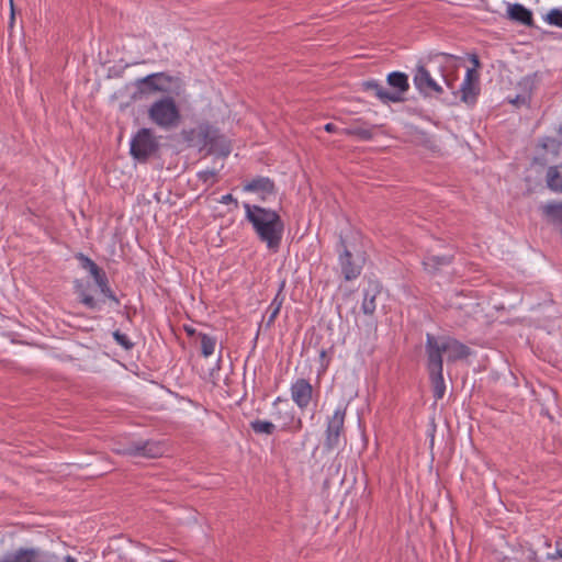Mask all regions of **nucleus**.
Returning a JSON list of instances; mask_svg holds the SVG:
<instances>
[{
  "label": "nucleus",
  "instance_id": "obj_1",
  "mask_svg": "<svg viewBox=\"0 0 562 562\" xmlns=\"http://www.w3.org/2000/svg\"><path fill=\"white\" fill-rule=\"evenodd\" d=\"M245 217L251 224L258 239L267 248L277 252L281 246L284 234V223L274 210L256 204L244 203Z\"/></svg>",
  "mask_w": 562,
  "mask_h": 562
},
{
  "label": "nucleus",
  "instance_id": "obj_2",
  "mask_svg": "<svg viewBox=\"0 0 562 562\" xmlns=\"http://www.w3.org/2000/svg\"><path fill=\"white\" fill-rule=\"evenodd\" d=\"M470 353L469 348L458 340L448 336L426 335V355L427 359L442 366V357H447L448 362H454L467 358Z\"/></svg>",
  "mask_w": 562,
  "mask_h": 562
},
{
  "label": "nucleus",
  "instance_id": "obj_3",
  "mask_svg": "<svg viewBox=\"0 0 562 562\" xmlns=\"http://www.w3.org/2000/svg\"><path fill=\"white\" fill-rule=\"evenodd\" d=\"M149 120L164 130L176 127L180 122V110L170 95L154 101L148 108Z\"/></svg>",
  "mask_w": 562,
  "mask_h": 562
},
{
  "label": "nucleus",
  "instance_id": "obj_4",
  "mask_svg": "<svg viewBox=\"0 0 562 562\" xmlns=\"http://www.w3.org/2000/svg\"><path fill=\"white\" fill-rule=\"evenodd\" d=\"M345 416L346 407L339 404L333 415L327 418L325 431V448L327 450H335L341 447L345 436Z\"/></svg>",
  "mask_w": 562,
  "mask_h": 562
},
{
  "label": "nucleus",
  "instance_id": "obj_5",
  "mask_svg": "<svg viewBox=\"0 0 562 562\" xmlns=\"http://www.w3.org/2000/svg\"><path fill=\"white\" fill-rule=\"evenodd\" d=\"M113 450L119 454L144 457V458H158L165 453V445L160 441L154 440H137L131 441L126 445H117Z\"/></svg>",
  "mask_w": 562,
  "mask_h": 562
},
{
  "label": "nucleus",
  "instance_id": "obj_6",
  "mask_svg": "<svg viewBox=\"0 0 562 562\" xmlns=\"http://www.w3.org/2000/svg\"><path fill=\"white\" fill-rule=\"evenodd\" d=\"M130 145L131 155L139 161L146 160L158 148V142L149 128L139 130Z\"/></svg>",
  "mask_w": 562,
  "mask_h": 562
},
{
  "label": "nucleus",
  "instance_id": "obj_7",
  "mask_svg": "<svg viewBox=\"0 0 562 562\" xmlns=\"http://www.w3.org/2000/svg\"><path fill=\"white\" fill-rule=\"evenodd\" d=\"M413 82L415 88L424 95H438L443 92L440 82L434 78L425 66L416 67Z\"/></svg>",
  "mask_w": 562,
  "mask_h": 562
},
{
  "label": "nucleus",
  "instance_id": "obj_8",
  "mask_svg": "<svg viewBox=\"0 0 562 562\" xmlns=\"http://www.w3.org/2000/svg\"><path fill=\"white\" fill-rule=\"evenodd\" d=\"M171 78L162 72L150 74L136 80V87L142 94L153 92L168 93Z\"/></svg>",
  "mask_w": 562,
  "mask_h": 562
},
{
  "label": "nucleus",
  "instance_id": "obj_9",
  "mask_svg": "<svg viewBox=\"0 0 562 562\" xmlns=\"http://www.w3.org/2000/svg\"><path fill=\"white\" fill-rule=\"evenodd\" d=\"M279 403H281L280 398H277L273 403L277 408L274 413V418L280 422L281 429L297 431L302 428V420L300 418H295L293 409L285 404V408H278Z\"/></svg>",
  "mask_w": 562,
  "mask_h": 562
},
{
  "label": "nucleus",
  "instance_id": "obj_10",
  "mask_svg": "<svg viewBox=\"0 0 562 562\" xmlns=\"http://www.w3.org/2000/svg\"><path fill=\"white\" fill-rule=\"evenodd\" d=\"M291 397L293 402L301 408L304 409L308 406L312 394H313V387L311 383L305 379H299L291 385Z\"/></svg>",
  "mask_w": 562,
  "mask_h": 562
},
{
  "label": "nucleus",
  "instance_id": "obj_11",
  "mask_svg": "<svg viewBox=\"0 0 562 562\" xmlns=\"http://www.w3.org/2000/svg\"><path fill=\"white\" fill-rule=\"evenodd\" d=\"M245 192L256 193L262 201L274 194V183L267 177H258L244 186Z\"/></svg>",
  "mask_w": 562,
  "mask_h": 562
},
{
  "label": "nucleus",
  "instance_id": "obj_12",
  "mask_svg": "<svg viewBox=\"0 0 562 562\" xmlns=\"http://www.w3.org/2000/svg\"><path fill=\"white\" fill-rule=\"evenodd\" d=\"M427 369L429 371V378L434 389V396L436 400H440L446 393L442 366L427 359Z\"/></svg>",
  "mask_w": 562,
  "mask_h": 562
},
{
  "label": "nucleus",
  "instance_id": "obj_13",
  "mask_svg": "<svg viewBox=\"0 0 562 562\" xmlns=\"http://www.w3.org/2000/svg\"><path fill=\"white\" fill-rule=\"evenodd\" d=\"M477 74L475 68H469L460 87L461 100L465 103H473L476 98Z\"/></svg>",
  "mask_w": 562,
  "mask_h": 562
},
{
  "label": "nucleus",
  "instance_id": "obj_14",
  "mask_svg": "<svg viewBox=\"0 0 562 562\" xmlns=\"http://www.w3.org/2000/svg\"><path fill=\"white\" fill-rule=\"evenodd\" d=\"M380 294V286L375 282H370L363 290V301L361 310L366 315H373L376 310V297Z\"/></svg>",
  "mask_w": 562,
  "mask_h": 562
},
{
  "label": "nucleus",
  "instance_id": "obj_15",
  "mask_svg": "<svg viewBox=\"0 0 562 562\" xmlns=\"http://www.w3.org/2000/svg\"><path fill=\"white\" fill-rule=\"evenodd\" d=\"M351 254L347 249L344 250L339 256V263L341 267L342 274L346 280L350 281L359 277L361 272V265L353 262Z\"/></svg>",
  "mask_w": 562,
  "mask_h": 562
},
{
  "label": "nucleus",
  "instance_id": "obj_16",
  "mask_svg": "<svg viewBox=\"0 0 562 562\" xmlns=\"http://www.w3.org/2000/svg\"><path fill=\"white\" fill-rule=\"evenodd\" d=\"M541 211L547 221L562 233V202H548L541 205Z\"/></svg>",
  "mask_w": 562,
  "mask_h": 562
},
{
  "label": "nucleus",
  "instance_id": "obj_17",
  "mask_svg": "<svg viewBox=\"0 0 562 562\" xmlns=\"http://www.w3.org/2000/svg\"><path fill=\"white\" fill-rule=\"evenodd\" d=\"M507 15L510 20L530 25L532 23L531 11L520 3H509L507 5Z\"/></svg>",
  "mask_w": 562,
  "mask_h": 562
},
{
  "label": "nucleus",
  "instance_id": "obj_18",
  "mask_svg": "<svg viewBox=\"0 0 562 562\" xmlns=\"http://www.w3.org/2000/svg\"><path fill=\"white\" fill-rule=\"evenodd\" d=\"M1 562H47V560L44 555L34 549H22Z\"/></svg>",
  "mask_w": 562,
  "mask_h": 562
},
{
  "label": "nucleus",
  "instance_id": "obj_19",
  "mask_svg": "<svg viewBox=\"0 0 562 562\" xmlns=\"http://www.w3.org/2000/svg\"><path fill=\"white\" fill-rule=\"evenodd\" d=\"M387 83L395 89L393 92H400L401 97H403V93L409 88L407 76L400 71L389 74Z\"/></svg>",
  "mask_w": 562,
  "mask_h": 562
},
{
  "label": "nucleus",
  "instance_id": "obj_20",
  "mask_svg": "<svg viewBox=\"0 0 562 562\" xmlns=\"http://www.w3.org/2000/svg\"><path fill=\"white\" fill-rule=\"evenodd\" d=\"M547 184L552 191L562 192V164L548 169Z\"/></svg>",
  "mask_w": 562,
  "mask_h": 562
},
{
  "label": "nucleus",
  "instance_id": "obj_21",
  "mask_svg": "<svg viewBox=\"0 0 562 562\" xmlns=\"http://www.w3.org/2000/svg\"><path fill=\"white\" fill-rule=\"evenodd\" d=\"M450 256H429L424 260V266L427 271L435 273L441 267L450 265Z\"/></svg>",
  "mask_w": 562,
  "mask_h": 562
},
{
  "label": "nucleus",
  "instance_id": "obj_22",
  "mask_svg": "<svg viewBox=\"0 0 562 562\" xmlns=\"http://www.w3.org/2000/svg\"><path fill=\"white\" fill-rule=\"evenodd\" d=\"M538 74L533 72L522 77L517 83V92L527 94L531 99L532 91L537 83Z\"/></svg>",
  "mask_w": 562,
  "mask_h": 562
},
{
  "label": "nucleus",
  "instance_id": "obj_23",
  "mask_svg": "<svg viewBox=\"0 0 562 562\" xmlns=\"http://www.w3.org/2000/svg\"><path fill=\"white\" fill-rule=\"evenodd\" d=\"M75 288H76V292L78 293V295L80 297L81 303L85 306H87L88 308H95L97 307L95 300L93 299L92 295H90L88 293L87 288H86V285L82 282L76 281Z\"/></svg>",
  "mask_w": 562,
  "mask_h": 562
},
{
  "label": "nucleus",
  "instance_id": "obj_24",
  "mask_svg": "<svg viewBox=\"0 0 562 562\" xmlns=\"http://www.w3.org/2000/svg\"><path fill=\"white\" fill-rule=\"evenodd\" d=\"M200 340L202 355L206 358L212 356L216 348V338L207 334H200Z\"/></svg>",
  "mask_w": 562,
  "mask_h": 562
},
{
  "label": "nucleus",
  "instance_id": "obj_25",
  "mask_svg": "<svg viewBox=\"0 0 562 562\" xmlns=\"http://www.w3.org/2000/svg\"><path fill=\"white\" fill-rule=\"evenodd\" d=\"M251 428L257 434L271 435L276 430V425L268 420L257 419L251 423Z\"/></svg>",
  "mask_w": 562,
  "mask_h": 562
},
{
  "label": "nucleus",
  "instance_id": "obj_26",
  "mask_svg": "<svg viewBox=\"0 0 562 562\" xmlns=\"http://www.w3.org/2000/svg\"><path fill=\"white\" fill-rule=\"evenodd\" d=\"M95 284L100 289L101 293L106 296L108 299L114 301L115 303H119V300L111 291L110 286L108 285V279L105 274L102 278H99L98 281H95Z\"/></svg>",
  "mask_w": 562,
  "mask_h": 562
},
{
  "label": "nucleus",
  "instance_id": "obj_27",
  "mask_svg": "<svg viewBox=\"0 0 562 562\" xmlns=\"http://www.w3.org/2000/svg\"><path fill=\"white\" fill-rule=\"evenodd\" d=\"M383 102H400L403 100V97L400 95V92L389 91L385 87L382 86L381 93L378 97Z\"/></svg>",
  "mask_w": 562,
  "mask_h": 562
},
{
  "label": "nucleus",
  "instance_id": "obj_28",
  "mask_svg": "<svg viewBox=\"0 0 562 562\" xmlns=\"http://www.w3.org/2000/svg\"><path fill=\"white\" fill-rule=\"evenodd\" d=\"M345 132L349 135H356L360 139H363V140L371 139L372 135H373L371 130L364 128V127H352V128L345 130Z\"/></svg>",
  "mask_w": 562,
  "mask_h": 562
},
{
  "label": "nucleus",
  "instance_id": "obj_29",
  "mask_svg": "<svg viewBox=\"0 0 562 562\" xmlns=\"http://www.w3.org/2000/svg\"><path fill=\"white\" fill-rule=\"evenodd\" d=\"M546 21L554 26L562 27V11L559 9H552L548 12Z\"/></svg>",
  "mask_w": 562,
  "mask_h": 562
},
{
  "label": "nucleus",
  "instance_id": "obj_30",
  "mask_svg": "<svg viewBox=\"0 0 562 562\" xmlns=\"http://www.w3.org/2000/svg\"><path fill=\"white\" fill-rule=\"evenodd\" d=\"M114 340L122 346L124 349L128 350L133 347V344L131 342L130 338L120 331L113 333Z\"/></svg>",
  "mask_w": 562,
  "mask_h": 562
},
{
  "label": "nucleus",
  "instance_id": "obj_31",
  "mask_svg": "<svg viewBox=\"0 0 562 562\" xmlns=\"http://www.w3.org/2000/svg\"><path fill=\"white\" fill-rule=\"evenodd\" d=\"M530 100L527 94H521L520 92H517L513 98L508 97V102L516 106L528 105Z\"/></svg>",
  "mask_w": 562,
  "mask_h": 562
},
{
  "label": "nucleus",
  "instance_id": "obj_32",
  "mask_svg": "<svg viewBox=\"0 0 562 562\" xmlns=\"http://www.w3.org/2000/svg\"><path fill=\"white\" fill-rule=\"evenodd\" d=\"M367 91L372 92L375 97L381 93L382 85L375 80H369L363 83Z\"/></svg>",
  "mask_w": 562,
  "mask_h": 562
},
{
  "label": "nucleus",
  "instance_id": "obj_33",
  "mask_svg": "<svg viewBox=\"0 0 562 562\" xmlns=\"http://www.w3.org/2000/svg\"><path fill=\"white\" fill-rule=\"evenodd\" d=\"M198 177L203 182H213V180L216 177V172L214 170L207 169V170L200 171L198 173Z\"/></svg>",
  "mask_w": 562,
  "mask_h": 562
},
{
  "label": "nucleus",
  "instance_id": "obj_34",
  "mask_svg": "<svg viewBox=\"0 0 562 562\" xmlns=\"http://www.w3.org/2000/svg\"><path fill=\"white\" fill-rule=\"evenodd\" d=\"M279 313L280 312L277 311V308H270L268 306V308H267V326H271L274 323V321L278 317Z\"/></svg>",
  "mask_w": 562,
  "mask_h": 562
},
{
  "label": "nucleus",
  "instance_id": "obj_35",
  "mask_svg": "<svg viewBox=\"0 0 562 562\" xmlns=\"http://www.w3.org/2000/svg\"><path fill=\"white\" fill-rule=\"evenodd\" d=\"M283 296L280 294V292L274 296V299L269 304L270 308H277V311L280 312L282 304H283Z\"/></svg>",
  "mask_w": 562,
  "mask_h": 562
},
{
  "label": "nucleus",
  "instance_id": "obj_36",
  "mask_svg": "<svg viewBox=\"0 0 562 562\" xmlns=\"http://www.w3.org/2000/svg\"><path fill=\"white\" fill-rule=\"evenodd\" d=\"M78 259L81 261L82 268H85L87 270L91 269L92 266L94 265V262L90 258H88L87 256H85L82 254H79Z\"/></svg>",
  "mask_w": 562,
  "mask_h": 562
},
{
  "label": "nucleus",
  "instance_id": "obj_37",
  "mask_svg": "<svg viewBox=\"0 0 562 562\" xmlns=\"http://www.w3.org/2000/svg\"><path fill=\"white\" fill-rule=\"evenodd\" d=\"M92 278L94 279V282L99 280V278H102L105 273L101 271V269L94 263L91 269L88 270Z\"/></svg>",
  "mask_w": 562,
  "mask_h": 562
},
{
  "label": "nucleus",
  "instance_id": "obj_38",
  "mask_svg": "<svg viewBox=\"0 0 562 562\" xmlns=\"http://www.w3.org/2000/svg\"><path fill=\"white\" fill-rule=\"evenodd\" d=\"M220 203H222V204L235 203L237 205V200L232 194L228 193V194L221 196Z\"/></svg>",
  "mask_w": 562,
  "mask_h": 562
},
{
  "label": "nucleus",
  "instance_id": "obj_39",
  "mask_svg": "<svg viewBox=\"0 0 562 562\" xmlns=\"http://www.w3.org/2000/svg\"><path fill=\"white\" fill-rule=\"evenodd\" d=\"M526 560H527L528 562H539L538 557H537V553H536L533 550H531V549H529V550L526 552Z\"/></svg>",
  "mask_w": 562,
  "mask_h": 562
},
{
  "label": "nucleus",
  "instance_id": "obj_40",
  "mask_svg": "<svg viewBox=\"0 0 562 562\" xmlns=\"http://www.w3.org/2000/svg\"><path fill=\"white\" fill-rule=\"evenodd\" d=\"M548 559H551V560L562 559V548H558L555 553H553V554L548 553Z\"/></svg>",
  "mask_w": 562,
  "mask_h": 562
},
{
  "label": "nucleus",
  "instance_id": "obj_41",
  "mask_svg": "<svg viewBox=\"0 0 562 562\" xmlns=\"http://www.w3.org/2000/svg\"><path fill=\"white\" fill-rule=\"evenodd\" d=\"M441 79L442 81L446 83V86L449 88V89H453V80L452 79H449L448 77H446L445 75H441Z\"/></svg>",
  "mask_w": 562,
  "mask_h": 562
},
{
  "label": "nucleus",
  "instance_id": "obj_42",
  "mask_svg": "<svg viewBox=\"0 0 562 562\" xmlns=\"http://www.w3.org/2000/svg\"><path fill=\"white\" fill-rule=\"evenodd\" d=\"M325 131L328 132V133H334L337 131V126L333 123H327L325 126H324Z\"/></svg>",
  "mask_w": 562,
  "mask_h": 562
},
{
  "label": "nucleus",
  "instance_id": "obj_43",
  "mask_svg": "<svg viewBox=\"0 0 562 562\" xmlns=\"http://www.w3.org/2000/svg\"><path fill=\"white\" fill-rule=\"evenodd\" d=\"M210 380L212 383H216V378H215V370L213 369L211 372H210Z\"/></svg>",
  "mask_w": 562,
  "mask_h": 562
},
{
  "label": "nucleus",
  "instance_id": "obj_44",
  "mask_svg": "<svg viewBox=\"0 0 562 562\" xmlns=\"http://www.w3.org/2000/svg\"><path fill=\"white\" fill-rule=\"evenodd\" d=\"M471 60L474 64V67H479L480 66V61H479L477 56L473 55Z\"/></svg>",
  "mask_w": 562,
  "mask_h": 562
},
{
  "label": "nucleus",
  "instance_id": "obj_45",
  "mask_svg": "<svg viewBox=\"0 0 562 562\" xmlns=\"http://www.w3.org/2000/svg\"><path fill=\"white\" fill-rule=\"evenodd\" d=\"M10 5H11V24H12L13 20H14L13 0H10Z\"/></svg>",
  "mask_w": 562,
  "mask_h": 562
},
{
  "label": "nucleus",
  "instance_id": "obj_46",
  "mask_svg": "<svg viewBox=\"0 0 562 562\" xmlns=\"http://www.w3.org/2000/svg\"><path fill=\"white\" fill-rule=\"evenodd\" d=\"M65 562H77V560H76V559H74V558H72V557H70V555H67V557L65 558Z\"/></svg>",
  "mask_w": 562,
  "mask_h": 562
},
{
  "label": "nucleus",
  "instance_id": "obj_47",
  "mask_svg": "<svg viewBox=\"0 0 562 562\" xmlns=\"http://www.w3.org/2000/svg\"><path fill=\"white\" fill-rule=\"evenodd\" d=\"M560 144L562 145V126L560 127Z\"/></svg>",
  "mask_w": 562,
  "mask_h": 562
},
{
  "label": "nucleus",
  "instance_id": "obj_48",
  "mask_svg": "<svg viewBox=\"0 0 562 562\" xmlns=\"http://www.w3.org/2000/svg\"><path fill=\"white\" fill-rule=\"evenodd\" d=\"M543 147L544 148H549V144L548 143H543Z\"/></svg>",
  "mask_w": 562,
  "mask_h": 562
},
{
  "label": "nucleus",
  "instance_id": "obj_49",
  "mask_svg": "<svg viewBox=\"0 0 562 562\" xmlns=\"http://www.w3.org/2000/svg\"><path fill=\"white\" fill-rule=\"evenodd\" d=\"M321 357L322 358L325 357V351L324 350L321 351Z\"/></svg>",
  "mask_w": 562,
  "mask_h": 562
}]
</instances>
